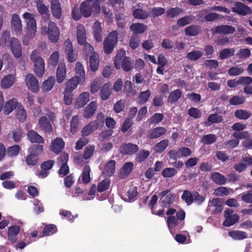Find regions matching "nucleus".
<instances>
[{
    "label": "nucleus",
    "instance_id": "nucleus-62",
    "mask_svg": "<svg viewBox=\"0 0 252 252\" xmlns=\"http://www.w3.org/2000/svg\"><path fill=\"white\" fill-rule=\"evenodd\" d=\"M203 55V53L200 51L194 50L189 52L187 54V58L191 61H196Z\"/></svg>",
    "mask_w": 252,
    "mask_h": 252
},
{
    "label": "nucleus",
    "instance_id": "nucleus-31",
    "mask_svg": "<svg viewBox=\"0 0 252 252\" xmlns=\"http://www.w3.org/2000/svg\"><path fill=\"white\" fill-rule=\"evenodd\" d=\"M182 95V92L179 89L171 92L168 97L167 101L170 104L176 103Z\"/></svg>",
    "mask_w": 252,
    "mask_h": 252
},
{
    "label": "nucleus",
    "instance_id": "nucleus-13",
    "mask_svg": "<svg viewBox=\"0 0 252 252\" xmlns=\"http://www.w3.org/2000/svg\"><path fill=\"white\" fill-rule=\"evenodd\" d=\"M20 231V228L17 225H14L10 226L7 232L8 240L12 243H16Z\"/></svg>",
    "mask_w": 252,
    "mask_h": 252
},
{
    "label": "nucleus",
    "instance_id": "nucleus-21",
    "mask_svg": "<svg viewBox=\"0 0 252 252\" xmlns=\"http://www.w3.org/2000/svg\"><path fill=\"white\" fill-rule=\"evenodd\" d=\"M27 137L28 139L32 143L42 144L44 142L43 138L33 130H30L28 131Z\"/></svg>",
    "mask_w": 252,
    "mask_h": 252
},
{
    "label": "nucleus",
    "instance_id": "nucleus-61",
    "mask_svg": "<svg viewBox=\"0 0 252 252\" xmlns=\"http://www.w3.org/2000/svg\"><path fill=\"white\" fill-rule=\"evenodd\" d=\"M43 150V147L41 145H35L30 147V153L32 154L36 158L40 154Z\"/></svg>",
    "mask_w": 252,
    "mask_h": 252
},
{
    "label": "nucleus",
    "instance_id": "nucleus-6",
    "mask_svg": "<svg viewBox=\"0 0 252 252\" xmlns=\"http://www.w3.org/2000/svg\"><path fill=\"white\" fill-rule=\"evenodd\" d=\"M118 32L114 31L111 32L103 42L104 51L106 54L111 53L117 42Z\"/></svg>",
    "mask_w": 252,
    "mask_h": 252
},
{
    "label": "nucleus",
    "instance_id": "nucleus-7",
    "mask_svg": "<svg viewBox=\"0 0 252 252\" xmlns=\"http://www.w3.org/2000/svg\"><path fill=\"white\" fill-rule=\"evenodd\" d=\"M224 216L225 219L223 222V225L224 226H230L237 222L239 219V216L236 214H233V211L230 209L224 211Z\"/></svg>",
    "mask_w": 252,
    "mask_h": 252
},
{
    "label": "nucleus",
    "instance_id": "nucleus-58",
    "mask_svg": "<svg viewBox=\"0 0 252 252\" xmlns=\"http://www.w3.org/2000/svg\"><path fill=\"white\" fill-rule=\"evenodd\" d=\"M217 140V137L215 134H209L205 135L202 139V142L206 145H210L214 143Z\"/></svg>",
    "mask_w": 252,
    "mask_h": 252
},
{
    "label": "nucleus",
    "instance_id": "nucleus-40",
    "mask_svg": "<svg viewBox=\"0 0 252 252\" xmlns=\"http://www.w3.org/2000/svg\"><path fill=\"white\" fill-rule=\"evenodd\" d=\"M90 172H91V168L89 165H85L84 167L81 179L82 182L84 184H88L91 181V177H90Z\"/></svg>",
    "mask_w": 252,
    "mask_h": 252
},
{
    "label": "nucleus",
    "instance_id": "nucleus-9",
    "mask_svg": "<svg viewBox=\"0 0 252 252\" xmlns=\"http://www.w3.org/2000/svg\"><path fill=\"white\" fill-rule=\"evenodd\" d=\"M64 46V52L67 56L68 61L70 63L75 62L77 55L73 50L72 43L69 39H67L65 41Z\"/></svg>",
    "mask_w": 252,
    "mask_h": 252
},
{
    "label": "nucleus",
    "instance_id": "nucleus-63",
    "mask_svg": "<svg viewBox=\"0 0 252 252\" xmlns=\"http://www.w3.org/2000/svg\"><path fill=\"white\" fill-rule=\"evenodd\" d=\"M245 101L244 97L235 95L229 99V103L233 105H238L244 103Z\"/></svg>",
    "mask_w": 252,
    "mask_h": 252
},
{
    "label": "nucleus",
    "instance_id": "nucleus-45",
    "mask_svg": "<svg viewBox=\"0 0 252 252\" xmlns=\"http://www.w3.org/2000/svg\"><path fill=\"white\" fill-rule=\"evenodd\" d=\"M16 115L19 121L24 122L26 120V111L21 105H19L16 108Z\"/></svg>",
    "mask_w": 252,
    "mask_h": 252
},
{
    "label": "nucleus",
    "instance_id": "nucleus-8",
    "mask_svg": "<svg viewBox=\"0 0 252 252\" xmlns=\"http://www.w3.org/2000/svg\"><path fill=\"white\" fill-rule=\"evenodd\" d=\"M26 83L29 89L32 92L37 93L39 90V86L37 79L32 74H28L25 77Z\"/></svg>",
    "mask_w": 252,
    "mask_h": 252
},
{
    "label": "nucleus",
    "instance_id": "nucleus-1",
    "mask_svg": "<svg viewBox=\"0 0 252 252\" xmlns=\"http://www.w3.org/2000/svg\"><path fill=\"white\" fill-rule=\"evenodd\" d=\"M48 27L42 25L40 28V33L42 35H47L48 39L52 43L57 42L60 37V32L59 28L52 21H49L47 24Z\"/></svg>",
    "mask_w": 252,
    "mask_h": 252
},
{
    "label": "nucleus",
    "instance_id": "nucleus-11",
    "mask_svg": "<svg viewBox=\"0 0 252 252\" xmlns=\"http://www.w3.org/2000/svg\"><path fill=\"white\" fill-rule=\"evenodd\" d=\"M64 147V142L61 137H57L52 141L50 146V151L56 154L62 151Z\"/></svg>",
    "mask_w": 252,
    "mask_h": 252
},
{
    "label": "nucleus",
    "instance_id": "nucleus-33",
    "mask_svg": "<svg viewBox=\"0 0 252 252\" xmlns=\"http://www.w3.org/2000/svg\"><path fill=\"white\" fill-rule=\"evenodd\" d=\"M201 31L200 27L199 26L192 25L185 29L186 35L189 36H195Z\"/></svg>",
    "mask_w": 252,
    "mask_h": 252
},
{
    "label": "nucleus",
    "instance_id": "nucleus-44",
    "mask_svg": "<svg viewBox=\"0 0 252 252\" xmlns=\"http://www.w3.org/2000/svg\"><path fill=\"white\" fill-rule=\"evenodd\" d=\"M168 144V140L164 139L157 143L153 148V150L156 153H161L167 147Z\"/></svg>",
    "mask_w": 252,
    "mask_h": 252
},
{
    "label": "nucleus",
    "instance_id": "nucleus-35",
    "mask_svg": "<svg viewBox=\"0 0 252 252\" xmlns=\"http://www.w3.org/2000/svg\"><path fill=\"white\" fill-rule=\"evenodd\" d=\"M133 167V163L127 162L124 164L120 170V175L122 178L127 177L131 172Z\"/></svg>",
    "mask_w": 252,
    "mask_h": 252
},
{
    "label": "nucleus",
    "instance_id": "nucleus-56",
    "mask_svg": "<svg viewBox=\"0 0 252 252\" xmlns=\"http://www.w3.org/2000/svg\"><path fill=\"white\" fill-rule=\"evenodd\" d=\"M150 153L149 151L142 150L135 157V160L139 163L144 161L150 155Z\"/></svg>",
    "mask_w": 252,
    "mask_h": 252
},
{
    "label": "nucleus",
    "instance_id": "nucleus-10",
    "mask_svg": "<svg viewBox=\"0 0 252 252\" xmlns=\"http://www.w3.org/2000/svg\"><path fill=\"white\" fill-rule=\"evenodd\" d=\"M232 11L241 15H246L252 12L251 8L241 2H236L232 8Z\"/></svg>",
    "mask_w": 252,
    "mask_h": 252
},
{
    "label": "nucleus",
    "instance_id": "nucleus-14",
    "mask_svg": "<svg viewBox=\"0 0 252 252\" xmlns=\"http://www.w3.org/2000/svg\"><path fill=\"white\" fill-rule=\"evenodd\" d=\"M139 149L137 145L128 143L124 144L120 148V152L123 155H132L138 151Z\"/></svg>",
    "mask_w": 252,
    "mask_h": 252
},
{
    "label": "nucleus",
    "instance_id": "nucleus-50",
    "mask_svg": "<svg viewBox=\"0 0 252 252\" xmlns=\"http://www.w3.org/2000/svg\"><path fill=\"white\" fill-rule=\"evenodd\" d=\"M97 129L93 125L91 122L85 126L81 130V134L83 136H86L91 134L93 131Z\"/></svg>",
    "mask_w": 252,
    "mask_h": 252
},
{
    "label": "nucleus",
    "instance_id": "nucleus-5",
    "mask_svg": "<svg viewBox=\"0 0 252 252\" xmlns=\"http://www.w3.org/2000/svg\"><path fill=\"white\" fill-rule=\"evenodd\" d=\"M23 18L26 24L27 33L29 36L33 37L37 31L36 22L34 15L29 12H25L23 14Z\"/></svg>",
    "mask_w": 252,
    "mask_h": 252
},
{
    "label": "nucleus",
    "instance_id": "nucleus-26",
    "mask_svg": "<svg viewBox=\"0 0 252 252\" xmlns=\"http://www.w3.org/2000/svg\"><path fill=\"white\" fill-rule=\"evenodd\" d=\"M116 162L113 160L109 161L105 166L103 174L105 176L110 177L113 175L115 171Z\"/></svg>",
    "mask_w": 252,
    "mask_h": 252
},
{
    "label": "nucleus",
    "instance_id": "nucleus-36",
    "mask_svg": "<svg viewBox=\"0 0 252 252\" xmlns=\"http://www.w3.org/2000/svg\"><path fill=\"white\" fill-rule=\"evenodd\" d=\"M166 129L163 127H157L149 132V138L151 139L157 138L165 133Z\"/></svg>",
    "mask_w": 252,
    "mask_h": 252
},
{
    "label": "nucleus",
    "instance_id": "nucleus-64",
    "mask_svg": "<svg viewBox=\"0 0 252 252\" xmlns=\"http://www.w3.org/2000/svg\"><path fill=\"white\" fill-rule=\"evenodd\" d=\"M56 231L57 228L56 226L53 224H49L45 226L43 231V235L44 236L51 235L56 233Z\"/></svg>",
    "mask_w": 252,
    "mask_h": 252
},
{
    "label": "nucleus",
    "instance_id": "nucleus-39",
    "mask_svg": "<svg viewBox=\"0 0 252 252\" xmlns=\"http://www.w3.org/2000/svg\"><path fill=\"white\" fill-rule=\"evenodd\" d=\"M147 29L146 25L141 23H134L130 27V29L133 32V34L142 33Z\"/></svg>",
    "mask_w": 252,
    "mask_h": 252
},
{
    "label": "nucleus",
    "instance_id": "nucleus-15",
    "mask_svg": "<svg viewBox=\"0 0 252 252\" xmlns=\"http://www.w3.org/2000/svg\"><path fill=\"white\" fill-rule=\"evenodd\" d=\"M38 126L44 132L51 133L52 131V126L50 121L46 116H42L38 120Z\"/></svg>",
    "mask_w": 252,
    "mask_h": 252
},
{
    "label": "nucleus",
    "instance_id": "nucleus-53",
    "mask_svg": "<svg viewBox=\"0 0 252 252\" xmlns=\"http://www.w3.org/2000/svg\"><path fill=\"white\" fill-rule=\"evenodd\" d=\"M232 192V190L231 189L220 187L215 189L214 194L218 196H224L229 194Z\"/></svg>",
    "mask_w": 252,
    "mask_h": 252
},
{
    "label": "nucleus",
    "instance_id": "nucleus-41",
    "mask_svg": "<svg viewBox=\"0 0 252 252\" xmlns=\"http://www.w3.org/2000/svg\"><path fill=\"white\" fill-rule=\"evenodd\" d=\"M99 60L96 54H94L90 57V66L92 71H96L98 67Z\"/></svg>",
    "mask_w": 252,
    "mask_h": 252
},
{
    "label": "nucleus",
    "instance_id": "nucleus-17",
    "mask_svg": "<svg viewBox=\"0 0 252 252\" xmlns=\"http://www.w3.org/2000/svg\"><path fill=\"white\" fill-rule=\"evenodd\" d=\"M66 69L64 63H60L56 73L57 81L58 83H62L66 77Z\"/></svg>",
    "mask_w": 252,
    "mask_h": 252
},
{
    "label": "nucleus",
    "instance_id": "nucleus-57",
    "mask_svg": "<svg viewBox=\"0 0 252 252\" xmlns=\"http://www.w3.org/2000/svg\"><path fill=\"white\" fill-rule=\"evenodd\" d=\"M177 173V170L174 168L166 167L164 169L161 173L164 178H170L175 175Z\"/></svg>",
    "mask_w": 252,
    "mask_h": 252
},
{
    "label": "nucleus",
    "instance_id": "nucleus-22",
    "mask_svg": "<svg viewBox=\"0 0 252 252\" xmlns=\"http://www.w3.org/2000/svg\"><path fill=\"white\" fill-rule=\"evenodd\" d=\"M51 8L53 15L59 19L62 15V10L59 0H51Z\"/></svg>",
    "mask_w": 252,
    "mask_h": 252
},
{
    "label": "nucleus",
    "instance_id": "nucleus-49",
    "mask_svg": "<svg viewBox=\"0 0 252 252\" xmlns=\"http://www.w3.org/2000/svg\"><path fill=\"white\" fill-rule=\"evenodd\" d=\"M95 151V146L94 145H88L84 150L83 158L86 160L89 159L93 155Z\"/></svg>",
    "mask_w": 252,
    "mask_h": 252
},
{
    "label": "nucleus",
    "instance_id": "nucleus-59",
    "mask_svg": "<svg viewBox=\"0 0 252 252\" xmlns=\"http://www.w3.org/2000/svg\"><path fill=\"white\" fill-rule=\"evenodd\" d=\"M20 150V147L18 145L10 146L7 148V154L10 157H14L18 155Z\"/></svg>",
    "mask_w": 252,
    "mask_h": 252
},
{
    "label": "nucleus",
    "instance_id": "nucleus-52",
    "mask_svg": "<svg viewBox=\"0 0 252 252\" xmlns=\"http://www.w3.org/2000/svg\"><path fill=\"white\" fill-rule=\"evenodd\" d=\"M183 12V10L180 7L171 8L167 10L166 15L170 18H174L179 16Z\"/></svg>",
    "mask_w": 252,
    "mask_h": 252
},
{
    "label": "nucleus",
    "instance_id": "nucleus-27",
    "mask_svg": "<svg viewBox=\"0 0 252 252\" xmlns=\"http://www.w3.org/2000/svg\"><path fill=\"white\" fill-rule=\"evenodd\" d=\"M208 207H214L213 211L215 214L220 213L223 209L222 202L220 198H214L212 201H210Z\"/></svg>",
    "mask_w": 252,
    "mask_h": 252
},
{
    "label": "nucleus",
    "instance_id": "nucleus-55",
    "mask_svg": "<svg viewBox=\"0 0 252 252\" xmlns=\"http://www.w3.org/2000/svg\"><path fill=\"white\" fill-rule=\"evenodd\" d=\"M193 192L191 193L188 190H184L182 195V199L187 204L189 205L193 203Z\"/></svg>",
    "mask_w": 252,
    "mask_h": 252
},
{
    "label": "nucleus",
    "instance_id": "nucleus-60",
    "mask_svg": "<svg viewBox=\"0 0 252 252\" xmlns=\"http://www.w3.org/2000/svg\"><path fill=\"white\" fill-rule=\"evenodd\" d=\"M110 181L108 178H106L100 182L97 186V191L99 192H102L107 190L110 185Z\"/></svg>",
    "mask_w": 252,
    "mask_h": 252
},
{
    "label": "nucleus",
    "instance_id": "nucleus-2",
    "mask_svg": "<svg viewBox=\"0 0 252 252\" xmlns=\"http://www.w3.org/2000/svg\"><path fill=\"white\" fill-rule=\"evenodd\" d=\"M125 55L124 50H119L114 59V64L117 69L122 68L124 71H128L132 68L133 64L130 59Z\"/></svg>",
    "mask_w": 252,
    "mask_h": 252
},
{
    "label": "nucleus",
    "instance_id": "nucleus-34",
    "mask_svg": "<svg viewBox=\"0 0 252 252\" xmlns=\"http://www.w3.org/2000/svg\"><path fill=\"white\" fill-rule=\"evenodd\" d=\"M94 35L95 39L97 42L101 41L102 38V29L101 24L98 21H96L94 26Z\"/></svg>",
    "mask_w": 252,
    "mask_h": 252
},
{
    "label": "nucleus",
    "instance_id": "nucleus-42",
    "mask_svg": "<svg viewBox=\"0 0 252 252\" xmlns=\"http://www.w3.org/2000/svg\"><path fill=\"white\" fill-rule=\"evenodd\" d=\"M194 19L195 17L193 16L190 15H188L178 19L177 22V25L180 27H184L191 23Z\"/></svg>",
    "mask_w": 252,
    "mask_h": 252
},
{
    "label": "nucleus",
    "instance_id": "nucleus-38",
    "mask_svg": "<svg viewBox=\"0 0 252 252\" xmlns=\"http://www.w3.org/2000/svg\"><path fill=\"white\" fill-rule=\"evenodd\" d=\"M151 92L149 90L141 92L137 98V102L139 104L145 103L151 96Z\"/></svg>",
    "mask_w": 252,
    "mask_h": 252
},
{
    "label": "nucleus",
    "instance_id": "nucleus-32",
    "mask_svg": "<svg viewBox=\"0 0 252 252\" xmlns=\"http://www.w3.org/2000/svg\"><path fill=\"white\" fill-rule=\"evenodd\" d=\"M75 72V77H77L79 80L84 82L85 80V72L84 66L80 62H77L76 64Z\"/></svg>",
    "mask_w": 252,
    "mask_h": 252
},
{
    "label": "nucleus",
    "instance_id": "nucleus-37",
    "mask_svg": "<svg viewBox=\"0 0 252 252\" xmlns=\"http://www.w3.org/2000/svg\"><path fill=\"white\" fill-rule=\"evenodd\" d=\"M234 116L239 120H247L252 116V113L246 109H239L234 113Z\"/></svg>",
    "mask_w": 252,
    "mask_h": 252
},
{
    "label": "nucleus",
    "instance_id": "nucleus-16",
    "mask_svg": "<svg viewBox=\"0 0 252 252\" xmlns=\"http://www.w3.org/2000/svg\"><path fill=\"white\" fill-rule=\"evenodd\" d=\"M11 25L12 29L15 31L16 34H21L22 30V24L19 16L17 14L12 15Z\"/></svg>",
    "mask_w": 252,
    "mask_h": 252
},
{
    "label": "nucleus",
    "instance_id": "nucleus-29",
    "mask_svg": "<svg viewBox=\"0 0 252 252\" xmlns=\"http://www.w3.org/2000/svg\"><path fill=\"white\" fill-rule=\"evenodd\" d=\"M210 179L219 185H224L226 183V178L223 175L216 172L211 173Z\"/></svg>",
    "mask_w": 252,
    "mask_h": 252
},
{
    "label": "nucleus",
    "instance_id": "nucleus-30",
    "mask_svg": "<svg viewBox=\"0 0 252 252\" xmlns=\"http://www.w3.org/2000/svg\"><path fill=\"white\" fill-rule=\"evenodd\" d=\"M90 100V94L88 92L82 93L78 97L76 105L78 108H81L86 105Z\"/></svg>",
    "mask_w": 252,
    "mask_h": 252
},
{
    "label": "nucleus",
    "instance_id": "nucleus-47",
    "mask_svg": "<svg viewBox=\"0 0 252 252\" xmlns=\"http://www.w3.org/2000/svg\"><path fill=\"white\" fill-rule=\"evenodd\" d=\"M55 83V80L54 77H50L47 80L43 82L41 88L44 91L48 92L53 88Z\"/></svg>",
    "mask_w": 252,
    "mask_h": 252
},
{
    "label": "nucleus",
    "instance_id": "nucleus-43",
    "mask_svg": "<svg viewBox=\"0 0 252 252\" xmlns=\"http://www.w3.org/2000/svg\"><path fill=\"white\" fill-rule=\"evenodd\" d=\"M229 235L235 240H242L247 238V234L245 232L239 230H233L229 232Z\"/></svg>",
    "mask_w": 252,
    "mask_h": 252
},
{
    "label": "nucleus",
    "instance_id": "nucleus-18",
    "mask_svg": "<svg viewBox=\"0 0 252 252\" xmlns=\"http://www.w3.org/2000/svg\"><path fill=\"white\" fill-rule=\"evenodd\" d=\"M213 32L218 33L222 34H228L233 33L235 31V28L231 26L222 25L216 27L212 29Z\"/></svg>",
    "mask_w": 252,
    "mask_h": 252
},
{
    "label": "nucleus",
    "instance_id": "nucleus-4",
    "mask_svg": "<svg viewBox=\"0 0 252 252\" xmlns=\"http://www.w3.org/2000/svg\"><path fill=\"white\" fill-rule=\"evenodd\" d=\"M30 59L33 63L34 72L37 77H41L44 73L45 63L39 53L34 50L32 52Z\"/></svg>",
    "mask_w": 252,
    "mask_h": 252
},
{
    "label": "nucleus",
    "instance_id": "nucleus-20",
    "mask_svg": "<svg viewBox=\"0 0 252 252\" xmlns=\"http://www.w3.org/2000/svg\"><path fill=\"white\" fill-rule=\"evenodd\" d=\"M16 76L13 74L5 76L1 81V86L3 89H8L14 83Z\"/></svg>",
    "mask_w": 252,
    "mask_h": 252
},
{
    "label": "nucleus",
    "instance_id": "nucleus-3",
    "mask_svg": "<svg viewBox=\"0 0 252 252\" xmlns=\"http://www.w3.org/2000/svg\"><path fill=\"white\" fill-rule=\"evenodd\" d=\"M103 0H86L82 2L80 6V12L81 14L85 17H88L91 16L93 8L96 13L100 11L99 1Z\"/></svg>",
    "mask_w": 252,
    "mask_h": 252
},
{
    "label": "nucleus",
    "instance_id": "nucleus-19",
    "mask_svg": "<svg viewBox=\"0 0 252 252\" xmlns=\"http://www.w3.org/2000/svg\"><path fill=\"white\" fill-rule=\"evenodd\" d=\"M97 108L96 101H92L85 108L83 113V117L85 119H88L92 117Z\"/></svg>",
    "mask_w": 252,
    "mask_h": 252
},
{
    "label": "nucleus",
    "instance_id": "nucleus-24",
    "mask_svg": "<svg viewBox=\"0 0 252 252\" xmlns=\"http://www.w3.org/2000/svg\"><path fill=\"white\" fill-rule=\"evenodd\" d=\"M82 82H83L79 80L77 77H72L66 83L65 92L71 93L77 87L78 84Z\"/></svg>",
    "mask_w": 252,
    "mask_h": 252
},
{
    "label": "nucleus",
    "instance_id": "nucleus-48",
    "mask_svg": "<svg viewBox=\"0 0 252 252\" xmlns=\"http://www.w3.org/2000/svg\"><path fill=\"white\" fill-rule=\"evenodd\" d=\"M235 52L234 48H225L222 50L220 53V58L221 60L226 59L230 57L233 56Z\"/></svg>",
    "mask_w": 252,
    "mask_h": 252
},
{
    "label": "nucleus",
    "instance_id": "nucleus-12",
    "mask_svg": "<svg viewBox=\"0 0 252 252\" xmlns=\"http://www.w3.org/2000/svg\"><path fill=\"white\" fill-rule=\"evenodd\" d=\"M9 42L14 56L16 58H19L22 55V48L19 41L15 37H11Z\"/></svg>",
    "mask_w": 252,
    "mask_h": 252
},
{
    "label": "nucleus",
    "instance_id": "nucleus-23",
    "mask_svg": "<svg viewBox=\"0 0 252 252\" xmlns=\"http://www.w3.org/2000/svg\"><path fill=\"white\" fill-rule=\"evenodd\" d=\"M19 105L16 98L8 100L4 106L3 112L4 114L6 115L9 114L14 109H16Z\"/></svg>",
    "mask_w": 252,
    "mask_h": 252
},
{
    "label": "nucleus",
    "instance_id": "nucleus-46",
    "mask_svg": "<svg viewBox=\"0 0 252 252\" xmlns=\"http://www.w3.org/2000/svg\"><path fill=\"white\" fill-rule=\"evenodd\" d=\"M132 15L135 18L145 19L148 17L149 13L141 8H137L133 11Z\"/></svg>",
    "mask_w": 252,
    "mask_h": 252
},
{
    "label": "nucleus",
    "instance_id": "nucleus-54",
    "mask_svg": "<svg viewBox=\"0 0 252 252\" xmlns=\"http://www.w3.org/2000/svg\"><path fill=\"white\" fill-rule=\"evenodd\" d=\"M244 70L243 67L235 66L230 67L227 72L230 76H238L242 74Z\"/></svg>",
    "mask_w": 252,
    "mask_h": 252
},
{
    "label": "nucleus",
    "instance_id": "nucleus-28",
    "mask_svg": "<svg viewBox=\"0 0 252 252\" xmlns=\"http://www.w3.org/2000/svg\"><path fill=\"white\" fill-rule=\"evenodd\" d=\"M111 94V85L109 83L105 84L101 88L100 95L103 100L108 99Z\"/></svg>",
    "mask_w": 252,
    "mask_h": 252
},
{
    "label": "nucleus",
    "instance_id": "nucleus-51",
    "mask_svg": "<svg viewBox=\"0 0 252 252\" xmlns=\"http://www.w3.org/2000/svg\"><path fill=\"white\" fill-rule=\"evenodd\" d=\"M104 122V115L102 113L97 114L96 119L94 121H91L93 123V125L97 129L101 128L103 126Z\"/></svg>",
    "mask_w": 252,
    "mask_h": 252
},
{
    "label": "nucleus",
    "instance_id": "nucleus-25",
    "mask_svg": "<svg viewBox=\"0 0 252 252\" xmlns=\"http://www.w3.org/2000/svg\"><path fill=\"white\" fill-rule=\"evenodd\" d=\"M76 35L78 43L80 45H83L84 43H85L86 41V34L85 28L83 25H79L78 26Z\"/></svg>",
    "mask_w": 252,
    "mask_h": 252
}]
</instances>
